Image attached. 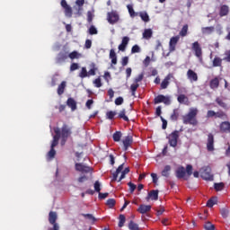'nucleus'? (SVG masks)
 <instances>
[{"label":"nucleus","mask_w":230,"mask_h":230,"mask_svg":"<svg viewBox=\"0 0 230 230\" xmlns=\"http://www.w3.org/2000/svg\"><path fill=\"white\" fill-rule=\"evenodd\" d=\"M197 116H199V109L191 107L189 109V111L182 116V123L184 125H192V127H197V125H199Z\"/></svg>","instance_id":"1"},{"label":"nucleus","mask_w":230,"mask_h":230,"mask_svg":"<svg viewBox=\"0 0 230 230\" xmlns=\"http://www.w3.org/2000/svg\"><path fill=\"white\" fill-rule=\"evenodd\" d=\"M60 129L61 146H64L67 142V139L71 137L73 134V128L67 124H63Z\"/></svg>","instance_id":"2"},{"label":"nucleus","mask_w":230,"mask_h":230,"mask_svg":"<svg viewBox=\"0 0 230 230\" xmlns=\"http://www.w3.org/2000/svg\"><path fill=\"white\" fill-rule=\"evenodd\" d=\"M199 172L204 181H213L214 176H213V173H211V167H209V165L203 166L199 170Z\"/></svg>","instance_id":"3"},{"label":"nucleus","mask_w":230,"mask_h":230,"mask_svg":"<svg viewBox=\"0 0 230 230\" xmlns=\"http://www.w3.org/2000/svg\"><path fill=\"white\" fill-rule=\"evenodd\" d=\"M179 130H174L167 137L168 143L170 146H172V148L177 146V143H179Z\"/></svg>","instance_id":"4"},{"label":"nucleus","mask_w":230,"mask_h":230,"mask_svg":"<svg viewBox=\"0 0 230 230\" xmlns=\"http://www.w3.org/2000/svg\"><path fill=\"white\" fill-rule=\"evenodd\" d=\"M107 21L110 24H116L119 22V14L117 11H111L107 13Z\"/></svg>","instance_id":"5"},{"label":"nucleus","mask_w":230,"mask_h":230,"mask_svg":"<svg viewBox=\"0 0 230 230\" xmlns=\"http://www.w3.org/2000/svg\"><path fill=\"white\" fill-rule=\"evenodd\" d=\"M154 103H155L156 105L158 103H164V105H170V103H172V101L170 100V96L159 94L154 99Z\"/></svg>","instance_id":"6"},{"label":"nucleus","mask_w":230,"mask_h":230,"mask_svg":"<svg viewBox=\"0 0 230 230\" xmlns=\"http://www.w3.org/2000/svg\"><path fill=\"white\" fill-rule=\"evenodd\" d=\"M192 51H194L195 57H197V58L202 60V48H200L199 41L192 43Z\"/></svg>","instance_id":"7"},{"label":"nucleus","mask_w":230,"mask_h":230,"mask_svg":"<svg viewBox=\"0 0 230 230\" xmlns=\"http://www.w3.org/2000/svg\"><path fill=\"white\" fill-rule=\"evenodd\" d=\"M76 172H80L81 173H93V168L90 166H86L83 164H75Z\"/></svg>","instance_id":"8"},{"label":"nucleus","mask_w":230,"mask_h":230,"mask_svg":"<svg viewBox=\"0 0 230 230\" xmlns=\"http://www.w3.org/2000/svg\"><path fill=\"white\" fill-rule=\"evenodd\" d=\"M60 4H61L62 8L65 10L66 17H73V8L70 7L69 4H67V1L61 0Z\"/></svg>","instance_id":"9"},{"label":"nucleus","mask_w":230,"mask_h":230,"mask_svg":"<svg viewBox=\"0 0 230 230\" xmlns=\"http://www.w3.org/2000/svg\"><path fill=\"white\" fill-rule=\"evenodd\" d=\"M179 40H181V36H179V35L173 36V37H172L170 39V41H169V51H171V52L175 51Z\"/></svg>","instance_id":"10"},{"label":"nucleus","mask_w":230,"mask_h":230,"mask_svg":"<svg viewBox=\"0 0 230 230\" xmlns=\"http://www.w3.org/2000/svg\"><path fill=\"white\" fill-rule=\"evenodd\" d=\"M207 150L208 152L215 150V136H213V133L208 135Z\"/></svg>","instance_id":"11"},{"label":"nucleus","mask_w":230,"mask_h":230,"mask_svg":"<svg viewBox=\"0 0 230 230\" xmlns=\"http://www.w3.org/2000/svg\"><path fill=\"white\" fill-rule=\"evenodd\" d=\"M55 136L53 137V140L50 146V148H55L58 145V141H60V129L58 128H54Z\"/></svg>","instance_id":"12"},{"label":"nucleus","mask_w":230,"mask_h":230,"mask_svg":"<svg viewBox=\"0 0 230 230\" xmlns=\"http://www.w3.org/2000/svg\"><path fill=\"white\" fill-rule=\"evenodd\" d=\"M146 202H149L150 200H159V190H153L148 192L147 196L146 197Z\"/></svg>","instance_id":"13"},{"label":"nucleus","mask_w":230,"mask_h":230,"mask_svg":"<svg viewBox=\"0 0 230 230\" xmlns=\"http://www.w3.org/2000/svg\"><path fill=\"white\" fill-rule=\"evenodd\" d=\"M219 130L223 134H230V122L229 121L221 122L219 125Z\"/></svg>","instance_id":"14"},{"label":"nucleus","mask_w":230,"mask_h":230,"mask_svg":"<svg viewBox=\"0 0 230 230\" xmlns=\"http://www.w3.org/2000/svg\"><path fill=\"white\" fill-rule=\"evenodd\" d=\"M172 78H173V74H168L160 84L161 89H168V85H170V80H172Z\"/></svg>","instance_id":"15"},{"label":"nucleus","mask_w":230,"mask_h":230,"mask_svg":"<svg viewBox=\"0 0 230 230\" xmlns=\"http://www.w3.org/2000/svg\"><path fill=\"white\" fill-rule=\"evenodd\" d=\"M67 52H59L56 58V64H64L67 60Z\"/></svg>","instance_id":"16"},{"label":"nucleus","mask_w":230,"mask_h":230,"mask_svg":"<svg viewBox=\"0 0 230 230\" xmlns=\"http://www.w3.org/2000/svg\"><path fill=\"white\" fill-rule=\"evenodd\" d=\"M128 42H130V38L128 36L123 37L121 44L119 45V51H125L127 46H128Z\"/></svg>","instance_id":"17"},{"label":"nucleus","mask_w":230,"mask_h":230,"mask_svg":"<svg viewBox=\"0 0 230 230\" xmlns=\"http://www.w3.org/2000/svg\"><path fill=\"white\" fill-rule=\"evenodd\" d=\"M58 219V216L57 215V212L50 211L49 213V222L51 226L58 225L57 223V220Z\"/></svg>","instance_id":"18"},{"label":"nucleus","mask_w":230,"mask_h":230,"mask_svg":"<svg viewBox=\"0 0 230 230\" xmlns=\"http://www.w3.org/2000/svg\"><path fill=\"white\" fill-rule=\"evenodd\" d=\"M151 209H152L151 205L141 204L137 208V212L140 213L141 215H145L146 213H149Z\"/></svg>","instance_id":"19"},{"label":"nucleus","mask_w":230,"mask_h":230,"mask_svg":"<svg viewBox=\"0 0 230 230\" xmlns=\"http://www.w3.org/2000/svg\"><path fill=\"white\" fill-rule=\"evenodd\" d=\"M187 78L190 82H197L199 80V75L192 69L187 71Z\"/></svg>","instance_id":"20"},{"label":"nucleus","mask_w":230,"mask_h":230,"mask_svg":"<svg viewBox=\"0 0 230 230\" xmlns=\"http://www.w3.org/2000/svg\"><path fill=\"white\" fill-rule=\"evenodd\" d=\"M122 143L124 145V151L127 152V150H128V147L132 145V143H134V139L132 138V137L128 136L125 137Z\"/></svg>","instance_id":"21"},{"label":"nucleus","mask_w":230,"mask_h":230,"mask_svg":"<svg viewBox=\"0 0 230 230\" xmlns=\"http://www.w3.org/2000/svg\"><path fill=\"white\" fill-rule=\"evenodd\" d=\"M226 15H229V6L223 4L219 8V17H226Z\"/></svg>","instance_id":"22"},{"label":"nucleus","mask_w":230,"mask_h":230,"mask_svg":"<svg viewBox=\"0 0 230 230\" xmlns=\"http://www.w3.org/2000/svg\"><path fill=\"white\" fill-rule=\"evenodd\" d=\"M66 105L71 109L72 111H76V101H75V99L69 97L66 101Z\"/></svg>","instance_id":"23"},{"label":"nucleus","mask_w":230,"mask_h":230,"mask_svg":"<svg viewBox=\"0 0 230 230\" xmlns=\"http://www.w3.org/2000/svg\"><path fill=\"white\" fill-rule=\"evenodd\" d=\"M177 101L180 103H183L184 105H190V99L188 98V96L184 95V94H180L177 97Z\"/></svg>","instance_id":"24"},{"label":"nucleus","mask_w":230,"mask_h":230,"mask_svg":"<svg viewBox=\"0 0 230 230\" xmlns=\"http://www.w3.org/2000/svg\"><path fill=\"white\" fill-rule=\"evenodd\" d=\"M125 164H121L116 170L115 172L112 173L113 175V178H112V181H118V176L119 175V173H121V172H123V166H124Z\"/></svg>","instance_id":"25"},{"label":"nucleus","mask_w":230,"mask_h":230,"mask_svg":"<svg viewBox=\"0 0 230 230\" xmlns=\"http://www.w3.org/2000/svg\"><path fill=\"white\" fill-rule=\"evenodd\" d=\"M67 85V83L66 81H63L58 87V96H62L64 92L66 91V87Z\"/></svg>","instance_id":"26"},{"label":"nucleus","mask_w":230,"mask_h":230,"mask_svg":"<svg viewBox=\"0 0 230 230\" xmlns=\"http://www.w3.org/2000/svg\"><path fill=\"white\" fill-rule=\"evenodd\" d=\"M184 175H186V170L184 169L183 166H181L176 170L177 179H183Z\"/></svg>","instance_id":"27"},{"label":"nucleus","mask_w":230,"mask_h":230,"mask_svg":"<svg viewBox=\"0 0 230 230\" xmlns=\"http://www.w3.org/2000/svg\"><path fill=\"white\" fill-rule=\"evenodd\" d=\"M110 58L111 59V64L116 66L118 64V56H116V52L114 51V49H111L110 50Z\"/></svg>","instance_id":"28"},{"label":"nucleus","mask_w":230,"mask_h":230,"mask_svg":"<svg viewBox=\"0 0 230 230\" xmlns=\"http://www.w3.org/2000/svg\"><path fill=\"white\" fill-rule=\"evenodd\" d=\"M118 118L119 119H123L124 121H130L128 117L127 116V111L125 109H122L118 115Z\"/></svg>","instance_id":"29"},{"label":"nucleus","mask_w":230,"mask_h":230,"mask_svg":"<svg viewBox=\"0 0 230 230\" xmlns=\"http://www.w3.org/2000/svg\"><path fill=\"white\" fill-rule=\"evenodd\" d=\"M138 15L144 22H150V16L147 12H140Z\"/></svg>","instance_id":"30"},{"label":"nucleus","mask_w":230,"mask_h":230,"mask_svg":"<svg viewBox=\"0 0 230 230\" xmlns=\"http://www.w3.org/2000/svg\"><path fill=\"white\" fill-rule=\"evenodd\" d=\"M210 88L211 89H218V86L220 85V81L218 80V77H215L210 81Z\"/></svg>","instance_id":"31"},{"label":"nucleus","mask_w":230,"mask_h":230,"mask_svg":"<svg viewBox=\"0 0 230 230\" xmlns=\"http://www.w3.org/2000/svg\"><path fill=\"white\" fill-rule=\"evenodd\" d=\"M152 35H154L152 29H146L143 32V39H146V40H148L152 39Z\"/></svg>","instance_id":"32"},{"label":"nucleus","mask_w":230,"mask_h":230,"mask_svg":"<svg viewBox=\"0 0 230 230\" xmlns=\"http://www.w3.org/2000/svg\"><path fill=\"white\" fill-rule=\"evenodd\" d=\"M127 8H128V13L132 19H134V17H137V15H139V13H137L136 11H134V7H132V5L128 4Z\"/></svg>","instance_id":"33"},{"label":"nucleus","mask_w":230,"mask_h":230,"mask_svg":"<svg viewBox=\"0 0 230 230\" xmlns=\"http://www.w3.org/2000/svg\"><path fill=\"white\" fill-rule=\"evenodd\" d=\"M217 202L218 199L217 197H212L207 201V208H213Z\"/></svg>","instance_id":"34"},{"label":"nucleus","mask_w":230,"mask_h":230,"mask_svg":"<svg viewBox=\"0 0 230 230\" xmlns=\"http://www.w3.org/2000/svg\"><path fill=\"white\" fill-rule=\"evenodd\" d=\"M213 67H221L222 66V58L216 57L212 61Z\"/></svg>","instance_id":"35"},{"label":"nucleus","mask_w":230,"mask_h":230,"mask_svg":"<svg viewBox=\"0 0 230 230\" xmlns=\"http://www.w3.org/2000/svg\"><path fill=\"white\" fill-rule=\"evenodd\" d=\"M86 15L88 24H93V19H94V10L88 11Z\"/></svg>","instance_id":"36"},{"label":"nucleus","mask_w":230,"mask_h":230,"mask_svg":"<svg viewBox=\"0 0 230 230\" xmlns=\"http://www.w3.org/2000/svg\"><path fill=\"white\" fill-rule=\"evenodd\" d=\"M172 170V166L165 165L164 170L162 171L163 177H170V172Z\"/></svg>","instance_id":"37"},{"label":"nucleus","mask_w":230,"mask_h":230,"mask_svg":"<svg viewBox=\"0 0 230 230\" xmlns=\"http://www.w3.org/2000/svg\"><path fill=\"white\" fill-rule=\"evenodd\" d=\"M91 69L88 71V76H94L96 75V72L98 71V67H96V65L93 63L91 65Z\"/></svg>","instance_id":"38"},{"label":"nucleus","mask_w":230,"mask_h":230,"mask_svg":"<svg viewBox=\"0 0 230 230\" xmlns=\"http://www.w3.org/2000/svg\"><path fill=\"white\" fill-rule=\"evenodd\" d=\"M170 119L172 121H177V119H179V110L174 109L172 113L170 116Z\"/></svg>","instance_id":"39"},{"label":"nucleus","mask_w":230,"mask_h":230,"mask_svg":"<svg viewBox=\"0 0 230 230\" xmlns=\"http://www.w3.org/2000/svg\"><path fill=\"white\" fill-rule=\"evenodd\" d=\"M224 188H226V184L224 182L214 183V190H216V191H222Z\"/></svg>","instance_id":"40"},{"label":"nucleus","mask_w":230,"mask_h":230,"mask_svg":"<svg viewBox=\"0 0 230 230\" xmlns=\"http://www.w3.org/2000/svg\"><path fill=\"white\" fill-rule=\"evenodd\" d=\"M69 58L71 60H75V58H80L82 57V54L78 53V51L74 50L68 55Z\"/></svg>","instance_id":"41"},{"label":"nucleus","mask_w":230,"mask_h":230,"mask_svg":"<svg viewBox=\"0 0 230 230\" xmlns=\"http://www.w3.org/2000/svg\"><path fill=\"white\" fill-rule=\"evenodd\" d=\"M188 35V24L183 25L179 32V37H186Z\"/></svg>","instance_id":"42"},{"label":"nucleus","mask_w":230,"mask_h":230,"mask_svg":"<svg viewBox=\"0 0 230 230\" xmlns=\"http://www.w3.org/2000/svg\"><path fill=\"white\" fill-rule=\"evenodd\" d=\"M121 131H116L112 137H113V141H115L116 143H119V141H121Z\"/></svg>","instance_id":"43"},{"label":"nucleus","mask_w":230,"mask_h":230,"mask_svg":"<svg viewBox=\"0 0 230 230\" xmlns=\"http://www.w3.org/2000/svg\"><path fill=\"white\" fill-rule=\"evenodd\" d=\"M216 103H217L219 107H222V109H227V104L224 102V101L220 97H217L216 99Z\"/></svg>","instance_id":"44"},{"label":"nucleus","mask_w":230,"mask_h":230,"mask_svg":"<svg viewBox=\"0 0 230 230\" xmlns=\"http://www.w3.org/2000/svg\"><path fill=\"white\" fill-rule=\"evenodd\" d=\"M126 218L125 215L120 214L119 217V227H123L125 226Z\"/></svg>","instance_id":"45"},{"label":"nucleus","mask_w":230,"mask_h":230,"mask_svg":"<svg viewBox=\"0 0 230 230\" xmlns=\"http://www.w3.org/2000/svg\"><path fill=\"white\" fill-rule=\"evenodd\" d=\"M139 87V84H132L130 85L131 94L132 96H136V91H137V88Z\"/></svg>","instance_id":"46"},{"label":"nucleus","mask_w":230,"mask_h":230,"mask_svg":"<svg viewBox=\"0 0 230 230\" xmlns=\"http://www.w3.org/2000/svg\"><path fill=\"white\" fill-rule=\"evenodd\" d=\"M213 31H215V27L211 26V27H204L202 29V32L203 33H207L208 35H209L210 33H213Z\"/></svg>","instance_id":"47"},{"label":"nucleus","mask_w":230,"mask_h":230,"mask_svg":"<svg viewBox=\"0 0 230 230\" xmlns=\"http://www.w3.org/2000/svg\"><path fill=\"white\" fill-rule=\"evenodd\" d=\"M79 76H80V78H87V76H89L87 68L82 67Z\"/></svg>","instance_id":"48"},{"label":"nucleus","mask_w":230,"mask_h":230,"mask_svg":"<svg viewBox=\"0 0 230 230\" xmlns=\"http://www.w3.org/2000/svg\"><path fill=\"white\" fill-rule=\"evenodd\" d=\"M216 118H220L221 119H227V114L224 111L216 112Z\"/></svg>","instance_id":"49"},{"label":"nucleus","mask_w":230,"mask_h":230,"mask_svg":"<svg viewBox=\"0 0 230 230\" xmlns=\"http://www.w3.org/2000/svg\"><path fill=\"white\" fill-rule=\"evenodd\" d=\"M83 217L93 222V224L96 222V217H94V216H93L92 214H83Z\"/></svg>","instance_id":"50"},{"label":"nucleus","mask_w":230,"mask_h":230,"mask_svg":"<svg viewBox=\"0 0 230 230\" xmlns=\"http://www.w3.org/2000/svg\"><path fill=\"white\" fill-rule=\"evenodd\" d=\"M88 33L90 35H98V30L96 29V27H94V25H92L88 30Z\"/></svg>","instance_id":"51"},{"label":"nucleus","mask_w":230,"mask_h":230,"mask_svg":"<svg viewBox=\"0 0 230 230\" xmlns=\"http://www.w3.org/2000/svg\"><path fill=\"white\" fill-rule=\"evenodd\" d=\"M55 155H57V151H55V147H50V150L48 153V156L49 159H54Z\"/></svg>","instance_id":"52"},{"label":"nucleus","mask_w":230,"mask_h":230,"mask_svg":"<svg viewBox=\"0 0 230 230\" xmlns=\"http://www.w3.org/2000/svg\"><path fill=\"white\" fill-rule=\"evenodd\" d=\"M102 185L100 184V181H96L93 184V188H94V191H96L97 193H100V191H102Z\"/></svg>","instance_id":"53"},{"label":"nucleus","mask_w":230,"mask_h":230,"mask_svg":"<svg viewBox=\"0 0 230 230\" xmlns=\"http://www.w3.org/2000/svg\"><path fill=\"white\" fill-rule=\"evenodd\" d=\"M116 111H110L108 112H106V118L108 119H114V116H116Z\"/></svg>","instance_id":"54"},{"label":"nucleus","mask_w":230,"mask_h":230,"mask_svg":"<svg viewBox=\"0 0 230 230\" xmlns=\"http://www.w3.org/2000/svg\"><path fill=\"white\" fill-rule=\"evenodd\" d=\"M186 173L189 175V177L193 174V166L191 164H188L186 166Z\"/></svg>","instance_id":"55"},{"label":"nucleus","mask_w":230,"mask_h":230,"mask_svg":"<svg viewBox=\"0 0 230 230\" xmlns=\"http://www.w3.org/2000/svg\"><path fill=\"white\" fill-rule=\"evenodd\" d=\"M131 53L134 54V53H141V48L138 47V45H134L132 48H131Z\"/></svg>","instance_id":"56"},{"label":"nucleus","mask_w":230,"mask_h":230,"mask_svg":"<svg viewBox=\"0 0 230 230\" xmlns=\"http://www.w3.org/2000/svg\"><path fill=\"white\" fill-rule=\"evenodd\" d=\"M107 206H109V208H113L114 206H116V199H109L106 202Z\"/></svg>","instance_id":"57"},{"label":"nucleus","mask_w":230,"mask_h":230,"mask_svg":"<svg viewBox=\"0 0 230 230\" xmlns=\"http://www.w3.org/2000/svg\"><path fill=\"white\" fill-rule=\"evenodd\" d=\"M128 186L129 187L130 193H134V191H136V188H137V186L131 181L128 183Z\"/></svg>","instance_id":"58"},{"label":"nucleus","mask_w":230,"mask_h":230,"mask_svg":"<svg viewBox=\"0 0 230 230\" xmlns=\"http://www.w3.org/2000/svg\"><path fill=\"white\" fill-rule=\"evenodd\" d=\"M93 84L95 85V87L100 88L102 87V78L98 77L93 81Z\"/></svg>","instance_id":"59"},{"label":"nucleus","mask_w":230,"mask_h":230,"mask_svg":"<svg viewBox=\"0 0 230 230\" xmlns=\"http://www.w3.org/2000/svg\"><path fill=\"white\" fill-rule=\"evenodd\" d=\"M221 216L223 217V218H227V217H229V210L226 208H223L221 210Z\"/></svg>","instance_id":"60"},{"label":"nucleus","mask_w":230,"mask_h":230,"mask_svg":"<svg viewBox=\"0 0 230 230\" xmlns=\"http://www.w3.org/2000/svg\"><path fill=\"white\" fill-rule=\"evenodd\" d=\"M108 197H109V192H105V193L99 192L100 200H103L104 199H107Z\"/></svg>","instance_id":"61"},{"label":"nucleus","mask_w":230,"mask_h":230,"mask_svg":"<svg viewBox=\"0 0 230 230\" xmlns=\"http://www.w3.org/2000/svg\"><path fill=\"white\" fill-rule=\"evenodd\" d=\"M93 103H94V101L93 99H89L85 103V107L91 110Z\"/></svg>","instance_id":"62"},{"label":"nucleus","mask_w":230,"mask_h":230,"mask_svg":"<svg viewBox=\"0 0 230 230\" xmlns=\"http://www.w3.org/2000/svg\"><path fill=\"white\" fill-rule=\"evenodd\" d=\"M226 57L223 58L226 62H230V49L226 51L225 53Z\"/></svg>","instance_id":"63"},{"label":"nucleus","mask_w":230,"mask_h":230,"mask_svg":"<svg viewBox=\"0 0 230 230\" xmlns=\"http://www.w3.org/2000/svg\"><path fill=\"white\" fill-rule=\"evenodd\" d=\"M115 105H123V97H118L115 99Z\"/></svg>","instance_id":"64"}]
</instances>
